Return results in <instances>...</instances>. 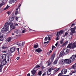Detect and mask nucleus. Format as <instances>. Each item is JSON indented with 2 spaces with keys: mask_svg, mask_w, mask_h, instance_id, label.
Masks as SVG:
<instances>
[{
  "mask_svg": "<svg viewBox=\"0 0 76 76\" xmlns=\"http://www.w3.org/2000/svg\"><path fill=\"white\" fill-rule=\"evenodd\" d=\"M76 43L74 42L72 44V43L69 44L67 46V48H69L73 49V48H76Z\"/></svg>",
  "mask_w": 76,
  "mask_h": 76,
  "instance_id": "obj_1",
  "label": "nucleus"
},
{
  "mask_svg": "<svg viewBox=\"0 0 76 76\" xmlns=\"http://www.w3.org/2000/svg\"><path fill=\"white\" fill-rule=\"evenodd\" d=\"M8 31V27H4L1 30V32L2 33H4L6 31Z\"/></svg>",
  "mask_w": 76,
  "mask_h": 76,
  "instance_id": "obj_2",
  "label": "nucleus"
},
{
  "mask_svg": "<svg viewBox=\"0 0 76 76\" xmlns=\"http://www.w3.org/2000/svg\"><path fill=\"white\" fill-rule=\"evenodd\" d=\"M1 65H2L3 66H4V65H5V64H6V63H7V61H6V60H1Z\"/></svg>",
  "mask_w": 76,
  "mask_h": 76,
  "instance_id": "obj_3",
  "label": "nucleus"
},
{
  "mask_svg": "<svg viewBox=\"0 0 76 76\" xmlns=\"http://www.w3.org/2000/svg\"><path fill=\"white\" fill-rule=\"evenodd\" d=\"M67 70L66 69H63L61 71V73L62 75H64L66 74Z\"/></svg>",
  "mask_w": 76,
  "mask_h": 76,
  "instance_id": "obj_4",
  "label": "nucleus"
},
{
  "mask_svg": "<svg viewBox=\"0 0 76 76\" xmlns=\"http://www.w3.org/2000/svg\"><path fill=\"white\" fill-rule=\"evenodd\" d=\"M64 53L65 55H66L69 53V50L67 49H65L64 50Z\"/></svg>",
  "mask_w": 76,
  "mask_h": 76,
  "instance_id": "obj_5",
  "label": "nucleus"
},
{
  "mask_svg": "<svg viewBox=\"0 0 76 76\" xmlns=\"http://www.w3.org/2000/svg\"><path fill=\"white\" fill-rule=\"evenodd\" d=\"M75 59V56H72L69 59V61H70L71 63V61H73Z\"/></svg>",
  "mask_w": 76,
  "mask_h": 76,
  "instance_id": "obj_6",
  "label": "nucleus"
},
{
  "mask_svg": "<svg viewBox=\"0 0 76 76\" xmlns=\"http://www.w3.org/2000/svg\"><path fill=\"white\" fill-rule=\"evenodd\" d=\"M64 61L65 63H66V64H70L71 63V62H70L69 59H65L64 60Z\"/></svg>",
  "mask_w": 76,
  "mask_h": 76,
  "instance_id": "obj_7",
  "label": "nucleus"
},
{
  "mask_svg": "<svg viewBox=\"0 0 76 76\" xmlns=\"http://www.w3.org/2000/svg\"><path fill=\"white\" fill-rule=\"evenodd\" d=\"M51 70H53V69L51 68L49 69L47 72V75H50L51 74Z\"/></svg>",
  "mask_w": 76,
  "mask_h": 76,
  "instance_id": "obj_8",
  "label": "nucleus"
},
{
  "mask_svg": "<svg viewBox=\"0 0 76 76\" xmlns=\"http://www.w3.org/2000/svg\"><path fill=\"white\" fill-rule=\"evenodd\" d=\"M17 45H19V46H20V47H23V46L24 45H25V42H23L22 43V44L20 43H17Z\"/></svg>",
  "mask_w": 76,
  "mask_h": 76,
  "instance_id": "obj_9",
  "label": "nucleus"
},
{
  "mask_svg": "<svg viewBox=\"0 0 76 76\" xmlns=\"http://www.w3.org/2000/svg\"><path fill=\"white\" fill-rule=\"evenodd\" d=\"M70 70L71 71V72L73 73H75L76 72V69L75 68H71L70 69Z\"/></svg>",
  "mask_w": 76,
  "mask_h": 76,
  "instance_id": "obj_10",
  "label": "nucleus"
},
{
  "mask_svg": "<svg viewBox=\"0 0 76 76\" xmlns=\"http://www.w3.org/2000/svg\"><path fill=\"white\" fill-rule=\"evenodd\" d=\"M55 55L56 54H55V53H53L52 56L51 57L52 62H53V60H54V57H55Z\"/></svg>",
  "mask_w": 76,
  "mask_h": 76,
  "instance_id": "obj_11",
  "label": "nucleus"
},
{
  "mask_svg": "<svg viewBox=\"0 0 76 76\" xmlns=\"http://www.w3.org/2000/svg\"><path fill=\"white\" fill-rule=\"evenodd\" d=\"M6 56H7L6 54H3L2 58L4 60H6Z\"/></svg>",
  "mask_w": 76,
  "mask_h": 76,
  "instance_id": "obj_12",
  "label": "nucleus"
},
{
  "mask_svg": "<svg viewBox=\"0 0 76 76\" xmlns=\"http://www.w3.org/2000/svg\"><path fill=\"white\" fill-rule=\"evenodd\" d=\"M42 51V50L40 48H39L37 49H36L35 50V51L36 52L37 51V53H40Z\"/></svg>",
  "mask_w": 76,
  "mask_h": 76,
  "instance_id": "obj_13",
  "label": "nucleus"
},
{
  "mask_svg": "<svg viewBox=\"0 0 76 76\" xmlns=\"http://www.w3.org/2000/svg\"><path fill=\"white\" fill-rule=\"evenodd\" d=\"M59 34V33L58 32V31L57 34L56 35V41H57V40H58V39H59V38H58V37H59V35H58Z\"/></svg>",
  "mask_w": 76,
  "mask_h": 76,
  "instance_id": "obj_14",
  "label": "nucleus"
},
{
  "mask_svg": "<svg viewBox=\"0 0 76 76\" xmlns=\"http://www.w3.org/2000/svg\"><path fill=\"white\" fill-rule=\"evenodd\" d=\"M9 25H10V23H6L4 25V27H7L8 29Z\"/></svg>",
  "mask_w": 76,
  "mask_h": 76,
  "instance_id": "obj_15",
  "label": "nucleus"
},
{
  "mask_svg": "<svg viewBox=\"0 0 76 76\" xmlns=\"http://www.w3.org/2000/svg\"><path fill=\"white\" fill-rule=\"evenodd\" d=\"M15 48H11L10 49V51H11V53H13L15 51Z\"/></svg>",
  "mask_w": 76,
  "mask_h": 76,
  "instance_id": "obj_16",
  "label": "nucleus"
},
{
  "mask_svg": "<svg viewBox=\"0 0 76 76\" xmlns=\"http://www.w3.org/2000/svg\"><path fill=\"white\" fill-rule=\"evenodd\" d=\"M65 54L63 53V52L61 51L60 53V54L59 55V57H61L62 56H64Z\"/></svg>",
  "mask_w": 76,
  "mask_h": 76,
  "instance_id": "obj_17",
  "label": "nucleus"
},
{
  "mask_svg": "<svg viewBox=\"0 0 76 76\" xmlns=\"http://www.w3.org/2000/svg\"><path fill=\"white\" fill-rule=\"evenodd\" d=\"M68 43V41H66L65 42H64L63 44L62 45V47H64V46H66V45H67Z\"/></svg>",
  "mask_w": 76,
  "mask_h": 76,
  "instance_id": "obj_18",
  "label": "nucleus"
},
{
  "mask_svg": "<svg viewBox=\"0 0 76 76\" xmlns=\"http://www.w3.org/2000/svg\"><path fill=\"white\" fill-rule=\"evenodd\" d=\"M11 40H12V38H11V37H10L7 38L6 40V41H7V42H9L11 41Z\"/></svg>",
  "mask_w": 76,
  "mask_h": 76,
  "instance_id": "obj_19",
  "label": "nucleus"
},
{
  "mask_svg": "<svg viewBox=\"0 0 76 76\" xmlns=\"http://www.w3.org/2000/svg\"><path fill=\"white\" fill-rule=\"evenodd\" d=\"M71 32L72 33H75V28H71Z\"/></svg>",
  "mask_w": 76,
  "mask_h": 76,
  "instance_id": "obj_20",
  "label": "nucleus"
},
{
  "mask_svg": "<svg viewBox=\"0 0 76 76\" xmlns=\"http://www.w3.org/2000/svg\"><path fill=\"white\" fill-rule=\"evenodd\" d=\"M38 44H37L36 45V44H34V48H38Z\"/></svg>",
  "mask_w": 76,
  "mask_h": 76,
  "instance_id": "obj_21",
  "label": "nucleus"
},
{
  "mask_svg": "<svg viewBox=\"0 0 76 76\" xmlns=\"http://www.w3.org/2000/svg\"><path fill=\"white\" fill-rule=\"evenodd\" d=\"M9 19L10 22H12L13 20H14V18L13 17H11V18H10Z\"/></svg>",
  "mask_w": 76,
  "mask_h": 76,
  "instance_id": "obj_22",
  "label": "nucleus"
},
{
  "mask_svg": "<svg viewBox=\"0 0 76 76\" xmlns=\"http://www.w3.org/2000/svg\"><path fill=\"white\" fill-rule=\"evenodd\" d=\"M31 72L32 74L33 75H35V73H36V71L34 69L33 70L31 71Z\"/></svg>",
  "mask_w": 76,
  "mask_h": 76,
  "instance_id": "obj_23",
  "label": "nucleus"
},
{
  "mask_svg": "<svg viewBox=\"0 0 76 76\" xmlns=\"http://www.w3.org/2000/svg\"><path fill=\"white\" fill-rule=\"evenodd\" d=\"M38 75L39 76H41L42 75V71H39L38 72Z\"/></svg>",
  "mask_w": 76,
  "mask_h": 76,
  "instance_id": "obj_24",
  "label": "nucleus"
},
{
  "mask_svg": "<svg viewBox=\"0 0 76 76\" xmlns=\"http://www.w3.org/2000/svg\"><path fill=\"white\" fill-rule=\"evenodd\" d=\"M0 41H3V35L0 36Z\"/></svg>",
  "mask_w": 76,
  "mask_h": 76,
  "instance_id": "obj_25",
  "label": "nucleus"
},
{
  "mask_svg": "<svg viewBox=\"0 0 76 76\" xmlns=\"http://www.w3.org/2000/svg\"><path fill=\"white\" fill-rule=\"evenodd\" d=\"M58 61V59H56V60L55 61L53 62L54 64H57Z\"/></svg>",
  "mask_w": 76,
  "mask_h": 76,
  "instance_id": "obj_26",
  "label": "nucleus"
},
{
  "mask_svg": "<svg viewBox=\"0 0 76 76\" xmlns=\"http://www.w3.org/2000/svg\"><path fill=\"white\" fill-rule=\"evenodd\" d=\"M17 0H10V1L11 3H13V2H16L15 1H16Z\"/></svg>",
  "mask_w": 76,
  "mask_h": 76,
  "instance_id": "obj_27",
  "label": "nucleus"
},
{
  "mask_svg": "<svg viewBox=\"0 0 76 76\" xmlns=\"http://www.w3.org/2000/svg\"><path fill=\"white\" fill-rule=\"evenodd\" d=\"M3 68V65H0V72L1 71L2 69Z\"/></svg>",
  "mask_w": 76,
  "mask_h": 76,
  "instance_id": "obj_28",
  "label": "nucleus"
},
{
  "mask_svg": "<svg viewBox=\"0 0 76 76\" xmlns=\"http://www.w3.org/2000/svg\"><path fill=\"white\" fill-rule=\"evenodd\" d=\"M64 41V39H62L60 41V44H63V41Z\"/></svg>",
  "mask_w": 76,
  "mask_h": 76,
  "instance_id": "obj_29",
  "label": "nucleus"
},
{
  "mask_svg": "<svg viewBox=\"0 0 76 76\" xmlns=\"http://www.w3.org/2000/svg\"><path fill=\"white\" fill-rule=\"evenodd\" d=\"M10 56L9 55L8 56H7V61H9V60H10Z\"/></svg>",
  "mask_w": 76,
  "mask_h": 76,
  "instance_id": "obj_30",
  "label": "nucleus"
},
{
  "mask_svg": "<svg viewBox=\"0 0 76 76\" xmlns=\"http://www.w3.org/2000/svg\"><path fill=\"white\" fill-rule=\"evenodd\" d=\"M9 7H10V6H8V5H7V6L6 7V8H5L4 9V10H6V9H8V8H9Z\"/></svg>",
  "mask_w": 76,
  "mask_h": 76,
  "instance_id": "obj_31",
  "label": "nucleus"
},
{
  "mask_svg": "<svg viewBox=\"0 0 76 76\" xmlns=\"http://www.w3.org/2000/svg\"><path fill=\"white\" fill-rule=\"evenodd\" d=\"M47 40H48V37H45L44 41H47Z\"/></svg>",
  "mask_w": 76,
  "mask_h": 76,
  "instance_id": "obj_32",
  "label": "nucleus"
},
{
  "mask_svg": "<svg viewBox=\"0 0 76 76\" xmlns=\"http://www.w3.org/2000/svg\"><path fill=\"white\" fill-rule=\"evenodd\" d=\"M60 69V68H59L58 69H56L55 70V72H57L58 70H59Z\"/></svg>",
  "mask_w": 76,
  "mask_h": 76,
  "instance_id": "obj_33",
  "label": "nucleus"
},
{
  "mask_svg": "<svg viewBox=\"0 0 76 76\" xmlns=\"http://www.w3.org/2000/svg\"><path fill=\"white\" fill-rule=\"evenodd\" d=\"M68 35V33L67 32H66L65 34L64 37H67Z\"/></svg>",
  "mask_w": 76,
  "mask_h": 76,
  "instance_id": "obj_34",
  "label": "nucleus"
},
{
  "mask_svg": "<svg viewBox=\"0 0 76 76\" xmlns=\"http://www.w3.org/2000/svg\"><path fill=\"white\" fill-rule=\"evenodd\" d=\"M63 34V31H61L59 32V35H61V34Z\"/></svg>",
  "mask_w": 76,
  "mask_h": 76,
  "instance_id": "obj_35",
  "label": "nucleus"
},
{
  "mask_svg": "<svg viewBox=\"0 0 76 76\" xmlns=\"http://www.w3.org/2000/svg\"><path fill=\"white\" fill-rule=\"evenodd\" d=\"M7 48V47H5V46H3L2 47V49H6Z\"/></svg>",
  "mask_w": 76,
  "mask_h": 76,
  "instance_id": "obj_36",
  "label": "nucleus"
},
{
  "mask_svg": "<svg viewBox=\"0 0 76 76\" xmlns=\"http://www.w3.org/2000/svg\"><path fill=\"white\" fill-rule=\"evenodd\" d=\"M40 66H39V65H37L35 66V68H38V67H39Z\"/></svg>",
  "mask_w": 76,
  "mask_h": 76,
  "instance_id": "obj_37",
  "label": "nucleus"
},
{
  "mask_svg": "<svg viewBox=\"0 0 76 76\" xmlns=\"http://www.w3.org/2000/svg\"><path fill=\"white\" fill-rule=\"evenodd\" d=\"M54 48H56V47H55L54 46H52V50H53V49H54Z\"/></svg>",
  "mask_w": 76,
  "mask_h": 76,
  "instance_id": "obj_38",
  "label": "nucleus"
},
{
  "mask_svg": "<svg viewBox=\"0 0 76 76\" xmlns=\"http://www.w3.org/2000/svg\"><path fill=\"white\" fill-rule=\"evenodd\" d=\"M18 13V11H15V15H17Z\"/></svg>",
  "mask_w": 76,
  "mask_h": 76,
  "instance_id": "obj_39",
  "label": "nucleus"
},
{
  "mask_svg": "<svg viewBox=\"0 0 76 76\" xmlns=\"http://www.w3.org/2000/svg\"><path fill=\"white\" fill-rule=\"evenodd\" d=\"M14 32H15V34H18V31L17 30L16 31H14Z\"/></svg>",
  "mask_w": 76,
  "mask_h": 76,
  "instance_id": "obj_40",
  "label": "nucleus"
},
{
  "mask_svg": "<svg viewBox=\"0 0 76 76\" xmlns=\"http://www.w3.org/2000/svg\"><path fill=\"white\" fill-rule=\"evenodd\" d=\"M22 32L23 34V33H25L26 32V31L24 30H23V31H22Z\"/></svg>",
  "mask_w": 76,
  "mask_h": 76,
  "instance_id": "obj_41",
  "label": "nucleus"
},
{
  "mask_svg": "<svg viewBox=\"0 0 76 76\" xmlns=\"http://www.w3.org/2000/svg\"><path fill=\"white\" fill-rule=\"evenodd\" d=\"M10 28H12L13 27V23H11L10 25Z\"/></svg>",
  "mask_w": 76,
  "mask_h": 76,
  "instance_id": "obj_42",
  "label": "nucleus"
},
{
  "mask_svg": "<svg viewBox=\"0 0 76 76\" xmlns=\"http://www.w3.org/2000/svg\"><path fill=\"white\" fill-rule=\"evenodd\" d=\"M50 64H51V63H50V62H49L48 63V66H50Z\"/></svg>",
  "mask_w": 76,
  "mask_h": 76,
  "instance_id": "obj_43",
  "label": "nucleus"
},
{
  "mask_svg": "<svg viewBox=\"0 0 76 76\" xmlns=\"http://www.w3.org/2000/svg\"><path fill=\"white\" fill-rule=\"evenodd\" d=\"M48 40L49 41H50L51 40V38H50V37L48 36Z\"/></svg>",
  "mask_w": 76,
  "mask_h": 76,
  "instance_id": "obj_44",
  "label": "nucleus"
},
{
  "mask_svg": "<svg viewBox=\"0 0 76 76\" xmlns=\"http://www.w3.org/2000/svg\"><path fill=\"white\" fill-rule=\"evenodd\" d=\"M45 75H46V72L44 73L42 75V76H45Z\"/></svg>",
  "mask_w": 76,
  "mask_h": 76,
  "instance_id": "obj_45",
  "label": "nucleus"
},
{
  "mask_svg": "<svg viewBox=\"0 0 76 76\" xmlns=\"http://www.w3.org/2000/svg\"><path fill=\"white\" fill-rule=\"evenodd\" d=\"M3 4L2 3L0 4V8L3 6Z\"/></svg>",
  "mask_w": 76,
  "mask_h": 76,
  "instance_id": "obj_46",
  "label": "nucleus"
},
{
  "mask_svg": "<svg viewBox=\"0 0 76 76\" xmlns=\"http://www.w3.org/2000/svg\"><path fill=\"white\" fill-rule=\"evenodd\" d=\"M62 74H61V73H60L58 75V76H62V75H61Z\"/></svg>",
  "mask_w": 76,
  "mask_h": 76,
  "instance_id": "obj_47",
  "label": "nucleus"
},
{
  "mask_svg": "<svg viewBox=\"0 0 76 76\" xmlns=\"http://www.w3.org/2000/svg\"><path fill=\"white\" fill-rule=\"evenodd\" d=\"M57 45H58V42H57L56 44H55V45L56 46V47H57Z\"/></svg>",
  "mask_w": 76,
  "mask_h": 76,
  "instance_id": "obj_48",
  "label": "nucleus"
},
{
  "mask_svg": "<svg viewBox=\"0 0 76 76\" xmlns=\"http://www.w3.org/2000/svg\"><path fill=\"white\" fill-rule=\"evenodd\" d=\"M7 13L8 14V15H10V12H7Z\"/></svg>",
  "mask_w": 76,
  "mask_h": 76,
  "instance_id": "obj_49",
  "label": "nucleus"
},
{
  "mask_svg": "<svg viewBox=\"0 0 76 76\" xmlns=\"http://www.w3.org/2000/svg\"><path fill=\"white\" fill-rule=\"evenodd\" d=\"M15 19L16 20H17V21H18V17H16V18H15Z\"/></svg>",
  "mask_w": 76,
  "mask_h": 76,
  "instance_id": "obj_50",
  "label": "nucleus"
},
{
  "mask_svg": "<svg viewBox=\"0 0 76 76\" xmlns=\"http://www.w3.org/2000/svg\"><path fill=\"white\" fill-rule=\"evenodd\" d=\"M66 37L68 38H69V37H70V35H69V34H68V35H67V36Z\"/></svg>",
  "mask_w": 76,
  "mask_h": 76,
  "instance_id": "obj_51",
  "label": "nucleus"
},
{
  "mask_svg": "<svg viewBox=\"0 0 76 76\" xmlns=\"http://www.w3.org/2000/svg\"><path fill=\"white\" fill-rule=\"evenodd\" d=\"M27 76H31V75H30V73L28 74Z\"/></svg>",
  "mask_w": 76,
  "mask_h": 76,
  "instance_id": "obj_52",
  "label": "nucleus"
},
{
  "mask_svg": "<svg viewBox=\"0 0 76 76\" xmlns=\"http://www.w3.org/2000/svg\"><path fill=\"white\" fill-rule=\"evenodd\" d=\"M20 6H21V4H20L19 5V6L18 7V8H19V7H20Z\"/></svg>",
  "mask_w": 76,
  "mask_h": 76,
  "instance_id": "obj_53",
  "label": "nucleus"
},
{
  "mask_svg": "<svg viewBox=\"0 0 76 76\" xmlns=\"http://www.w3.org/2000/svg\"><path fill=\"white\" fill-rule=\"evenodd\" d=\"M20 58L19 57H18L17 58V59L18 60H19V59Z\"/></svg>",
  "mask_w": 76,
  "mask_h": 76,
  "instance_id": "obj_54",
  "label": "nucleus"
},
{
  "mask_svg": "<svg viewBox=\"0 0 76 76\" xmlns=\"http://www.w3.org/2000/svg\"><path fill=\"white\" fill-rule=\"evenodd\" d=\"M15 26H12V29H15Z\"/></svg>",
  "mask_w": 76,
  "mask_h": 76,
  "instance_id": "obj_55",
  "label": "nucleus"
},
{
  "mask_svg": "<svg viewBox=\"0 0 76 76\" xmlns=\"http://www.w3.org/2000/svg\"><path fill=\"white\" fill-rule=\"evenodd\" d=\"M4 1H5V0H3L2 1V3H5V2H4Z\"/></svg>",
  "mask_w": 76,
  "mask_h": 76,
  "instance_id": "obj_56",
  "label": "nucleus"
},
{
  "mask_svg": "<svg viewBox=\"0 0 76 76\" xmlns=\"http://www.w3.org/2000/svg\"><path fill=\"white\" fill-rule=\"evenodd\" d=\"M17 49V51L18 52H19V48H18Z\"/></svg>",
  "mask_w": 76,
  "mask_h": 76,
  "instance_id": "obj_57",
  "label": "nucleus"
},
{
  "mask_svg": "<svg viewBox=\"0 0 76 76\" xmlns=\"http://www.w3.org/2000/svg\"><path fill=\"white\" fill-rule=\"evenodd\" d=\"M47 42H44V44H45V43H47Z\"/></svg>",
  "mask_w": 76,
  "mask_h": 76,
  "instance_id": "obj_58",
  "label": "nucleus"
},
{
  "mask_svg": "<svg viewBox=\"0 0 76 76\" xmlns=\"http://www.w3.org/2000/svg\"><path fill=\"white\" fill-rule=\"evenodd\" d=\"M15 26H18V24H15Z\"/></svg>",
  "mask_w": 76,
  "mask_h": 76,
  "instance_id": "obj_59",
  "label": "nucleus"
},
{
  "mask_svg": "<svg viewBox=\"0 0 76 76\" xmlns=\"http://www.w3.org/2000/svg\"><path fill=\"white\" fill-rule=\"evenodd\" d=\"M72 74H73L72 73H69V75H72Z\"/></svg>",
  "mask_w": 76,
  "mask_h": 76,
  "instance_id": "obj_60",
  "label": "nucleus"
},
{
  "mask_svg": "<svg viewBox=\"0 0 76 76\" xmlns=\"http://www.w3.org/2000/svg\"><path fill=\"white\" fill-rule=\"evenodd\" d=\"M75 25V24H72V26H74Z\"/></svg>",
  "mask_w": 76,
  "mask_h": 76,
  "instance_id": "obj_61",
  "label": "nucleus"
},
{
  "mask_svg": "<svg viewBox=\"0 0 76 76\" xmlns=\"http://www.w3.org/2000/svg\"><path fill=\"white\" fill-rule=\"evenodd\" d=\"M3 53H6V51H3Z\"/></svg>",
  "mask_w": 76,
  "mask_h": 76,
  "instance_id": "obj_62",
  "label": "nucleus"
},
{
  "mask_svg": "<svg viewBox=\"0 0 76 76\" xmlns=\"http://www.w3.org/2000/svg\"><path fill=\"white\" fill-rule=\"evenodd\" d=\"M50 53H52V50H50Z\"/></svg>",
  "mask_w": 76,
  "mask_h": 76,
  "instance_id": "obj_63",
  "label": "nucleus"
},
{
  "mask_svg": "<svg viewBox=\"0 0 76 76\" xmlns=\"http://www.w3.org/2000/svg\"><path fill=\"white\" fill-rule=\"evenodd\" d=\"M12 35H14V33H12Z\"/></svg>",
  "mask_w": 76,
  "mask_h": 76,
  "instance_id": "obj_64",
  "label": "nucleus"
}]
</instances>
